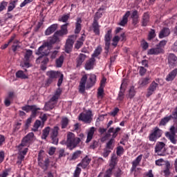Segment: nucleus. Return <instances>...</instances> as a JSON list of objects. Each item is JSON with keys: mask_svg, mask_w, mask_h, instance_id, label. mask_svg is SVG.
Returning <instances> with one entry per match:
<instances>
[{"mask_svg": "<svg viewBox=\"0 0 177 177\" xmlns=\"http://www.w3.org/2000/svg\"><path fill=\"white\" fill-rule=\"evenodd\" d=\"M60 129L59 127L55 126L53 129L50 127H46L42 130L41 139L46 140L48 136L50 133V139L51 140L52 145L57 146L59 145V131Z\"/></svg>", "mask_w": 177, "mask_h": 177, "instance_id": "1", "label": "nucleus"}, {"mask_svg": "<svg viewBox=\"0 0 177 177\" xmlns=\"http://www.w3.org/2000/svg\"><path fill=\"white\" fill-rule=\"evenodd\" d=\"M80 142L81 139L77 138L73 133L68 132L67 133L66 145L67 147H69L70 150L75 149Z\"/></svg>", "mask_w": 177, "mask_h": 177, "instance_id": "2", "label": "nucleus"}, {"mask_svg": "<svg viewBox=\"0 0 177 177\" xmlns=\"http://www.w3.org/2000/svg\"><path fill=\"white\" fill-rule=\"evenodd\" d=\"M161 136H162V130L160 129L158 127H156L151 131L148 138L150 142H154L156 143L157 139H160Z\"/></svg>", "mask_w": 177, "mask_h": 177, "instance_id": "3", "label": "nucleus"}, {"mask_svg": "<svg viewBox=\"0 0 177 177\" xmlns=\"http://www.w3.org/2000/svg\"><path fill=\"white\" fill-rule=\"evenodd\" d=\"M165 143L162 142H158L155 146V153L158 156H167V148Z\"/></svg>", "mask_w": 177, "mask_h": 177, "instance_id": "4", "label": "nucleus"}, {"mask_svg": "<svg viewBox=\"0 0 177 177\" xmlns=\"http://www.w3.org/2000/svg\"><path fill=\"white\" fill-rule=\"evenodd\" d=\"M75 39H77V35H71L67 39L65 45V52L66 53H70V52H71L74 42H75Z\"/></svg>", "mask_w": 177, "mask_h": 177, "instance_id": "5", "label": "nucleus"}, {"mask_svg": "<svg viewBox=\"0 0 177 177\" xmlns=\"http://www.w3.org/2000/svg\"><path fill=\"white\" fill-rule=\"evenodd\" d=\"M92 111H88L85 113H80L79 115L80 121H83L86 124H91L92 122Z\"/></svg>", "mask_w": 177, "mask_h": 177, "instance_id": "6", "label": "nucleus"}, {"mask_svg": "<svg viewBox=\"0 0 177 177\" xmlns=\"http://www.w3.org/2000/svg\"><path fill=\"white\" fill-rule=\"evenodd\" d=\"M52 49V46L49 45L48 43H44L42 46H41L39 49V55H44V56H48L49 53H50V50Z\"/></svg>", "mask_w": 177, "mask_h": 177, "instance_id": "7", "label": "nucleus"}, {"mask_svg": "<svg viewBox=\"0 0 177 177\" xmlns=\"http://www.w3.org/2000/svg\"><path fill=\"white\" fill-rule=\"evenodd\" d=\"M47 75L48 77V79L47 80L46 84H48V85H50V84H52L55 81V80L59 78V76L60 75V72L50 71L47 72Z\"/></svg>", "mask_w": 177, "mask_h": 177, "instance_id": "8", "label": "nucleus"}, {"mask_svg": "<svg viewBox=\"0 0 177 177\" xmlns=\"http://www.w3.org/2000/svg\"><path fill=\"white\" fill-rule=\"evenodd\" d=\"M32 58V50H26V52L24 57V64L25 67H26V68L31 67L32 65L31 64H30V62H31Z\"/></svg>", "mask_w": 177, "mask_h": 177, "instance_id": "9", "label": "nucleus"}, {"mask_svg": "<svg viewBox=\"0 0 177 177\" xmlns=\"http://www.w3.org/2000/svg\"><path fill=\"white\" fill-rule=\"evenodd\" d=\"M158 87V84L156 83V82H152L151 84L149 85L147 89V97H150L157 88Z\"/></svg>", "mask_w": 177, "mask_h": 177, "instance_id": "10", "label": "nucleus"}, {"mask_svg": "<svg viewBox=\"0 0 177 177\" xmlns=\"http://www.w3.org/2000/svg\"><path fill=\"white\" fill-rule=\"evenodd\" d=\"M67 26H68V23H66L61 26V29L55 32V35L58 37H63V35H66L68 32L67 30Z\"/></svg>", "mask_w": 177, "mask_h": 177, "instance_id": "11", "label": "nucleus"}, {"mask_svg": "<svg viewBox=\"0 0 177 177\" xmlns=\"http://www.w3.org/2000/svg\"><path fill=\"white\" fill-rule=\"evenodd\" d=\"M96 82V75L91 74L86 83V88L89 89L95 85Z\"/></svg>", "mask_w": 177, "mask_h": 177, "instance_id": "12", "label": "nucleus"}, {"mask_svg": "<svg viewBox=\"0 0 177 177\" xmlns=\"http://www.w3.org/2000/svg\"><path fill=\"white\" fill-rule=\"evenodd\" d=\"M86 59V55L85 54L80 53L76 58V67H81L84 62Z\"/></svg>", "mask_w": 177, "mask_h": 177, "instance_id": "13", "label": "nucleus"}, {"mask_svg": "<svg viewBox=\"0 0 177 177\" xmlns=\"http://www.w3.org/2000/svg\"><path fill=\"white\" fill-rule=\"evenodd\" d=\"M92 28L95 35H100V26H99V22H97L96 19H93V22L92 24Z\"/></svg>", "mask_w": 177, "mask_h": 177, "instance_id": "14", "label": "nucleus"}, {"mask_svg": "<svg viewBox=\"0 0 177 177\" xmlns=\"http://www.w3.org/2000/svg\"><path fill=\"white\" fill-rule=\"evenodd\" d=\"M140 161H142V155L138 156L136 159L132 162L131 172H136V167L140 164Z\"/></svg>", "mask_w": 177, "mask_h": 177, "instance_id": "15", "label": "nucleus"}, {"mask_svg": "<svg viewBox=\"0 0 177 177\" xmlns=\"http://www.w3.org/2000/svg\"><path fill=\"white\" fill-rule=\"evenodd\" d=\"M59 27V24H54L51 25L50 27H48L46 31H45V35H50V34H53L55 31L57 30Z\"/></svg>", "mask_w": 177, "mask_h": 177, "instance_id": "16", "label": "nucleus"}, {"mask_svg": "<svg viewBox=\"0 0 177 177\" xmlns=\"http://www.w3.org/2000/svg\"><path fill=\"white\" fill-rule=\"evenodd\" d=\"M160 53H164V49L158 46L148 50V55H160Z\"/></svg>", "mask_w": 177, "mask_h": 177, "instance_id": "17", "label": "nucleus"}, {"mask_svg": "<svg viewBox=\"0 0 177 177\" xmlns=\"http://www.w3.org/2000/svg\"><path fill=\"white\" fill-rule=\"evenodd\" d=\"M91 161H92V159L89 158L88 156H86L83 158L82 160V162L79 163L77 165V167H81L84 169L86 168L91 164Z\"/></svg>", "mask_w": 177, "mask_h": 177, "instance_id": "18", "label": "nucleus"}, {"mask_svg": "<svg viewBox=\"0 0 177 177\" xmlns=\"http://www.w3.org/2000/svg\"><path fill=\"white\" fill-rule=\"evenodd\" d=\"M95 62H96V59H95V57H91L90 59L86 61L85 64V68L86 70H92V68H93Z\"/></svg>", "mask_w": 177, "mask_h": 177, "instance_id": "19", "label": "nucleus"}, {"mask_svg": "<svg viewBox=\"0 0 177 177\" xmlns=\"http://www.w3.org/2000/svg\"><path fill=\"white\" fill-rule=\"evenodd\" d=\"M28 136H34V133H29L25 138L21 140V143L19 145V147H24L30 143V140L28 139Z\"/></svg>", "mask_w": 177, "mask_h": 177, "instance_id": "20", "label": "nucleus"}, {"mask_svg": "<svg viewBox=\"0 0 177 177\" xmlns=\"http://www.w3.org/2000/svg\"><path fill=\"white\" fill-rule=\"evenodd\" d=\"M149 21H150V16L147 12H145L144 13L141 21L142 27H146V26L149 24Z\"/></svg>", "mask_w": 177, "mask_h": 177, "instance_id": "21", "label": "nucleus"}, {"mask_svg": "<svg viewBox=\"0 0 177 177\" xmlns=\"http://www.w3.org/2000/svg\"><path fill=\"white\" fill-rule=\"evenodd\" d=\"M124 93H125V84L124 83H122L120 86V91L118 96V100H120V102L124 100Z\"/></svg>", "mask_w": 177, "mask_h": 177, "instance_id": "22", "label": "nucleus"}, {"mask_svg": "<svg viewBox=\"0 0 177 177\" xmlns=\"http://www.w3.org/2000/svg\"><path fill=\"white\" fill-rule=\"evenodd\" d=\"M129 16H131V11H127L118 25L122 26H125V24L128 23V18L129 17Z\"/></svg>", "mask_w": 177, "mask_h": 177, "instance_id": "23", "label": "nucleus"}, {"mask_svg": "<svg viewBox=\"0 0 177 177\" xmlns=\"http://www.w3.org/2000/svg\"><path fill=\"white\" fill-rule=\"evenodd\" d=\"M150 80H151V77L149 76L146 77H142L140 81H139V85L140 86H146V85H149L150 84Z\"/></svg>", "mask_w": 177, "mask_h": 177, "instance_id": "24", "label": "nucleus"}, {"mask_svg": "<svg viewBox=\"0 0 177 177\" xmlns=\"http://www.w3.org/2000/svg\"><path fill=\"white\" fill-rule=\"evenodd\" d=\"M177 60V57L173 54L171 53L168 56V63L170 66H171V67H174V66H175V62Z\"/></svg>", "mask_w": 177, "mask_h": 177, "instance_id": "25", "label": "nucleus"}, {"mask_svg": "<svg viewBox=\"0 0 177 177\" xmlns=\"http://www.w3.org/2000/svg\"><path fill=\"white\" fill-rule=\"evenodd\" d=\"M177 75V68H175L174 70H173L171 72H170L167 77H166V81H174V80H175V77H176Z\"/></svg>", "mask_w": 177, "mask_h": 177, "instance_id": "26", "label": "nucleus"}, {"mask_svg": "<svg viewBox=\"0 0 177 177\" xmlns=\"http://www.w3.org/2000/svg\"><path fill=\"white\" fill-rule=\"evenodd\" d=\"M169 34H170L169 28H163L159 33V38H165V37H168Z\"/></svg>", "mask_w": 177, "mask_h": 177, "instance_id": "27", "label": "nucleus"}, {"mask_svg": "<svg viewBox=\"0 0 177 177\" xmlns=\"http://www.w3.org/2000/svg\"><path fill=\"white\" fill-rule=\"evenodd\" d=\"M93 135H95V127H91L87 134L86 143H89L92 140Z\"/></svg>", "mask_w": 177, "mask_h": 177, "instance_id": "28", "label": "nucleus"}, {"mask_svg": "<svg viewBox=\"0 0 177 177\" xmlns=\"http://www.w3.org/2000/svg\"><path fill=\"white\" fill-rule=\"evenodd\" d=\"M63 63H64V55H60V57L55 60V66L60 68L63 66Z\"/></svg>", "mask_w": 177, "mask_h": 177, "instance_id": "29", "label": "nucleus"}, {"mask_svg": "<svg viewBox=\"0 0 177 177\" xmlns=\"http://www.w3.org/2000/svg\"><path fill=\"white\" fill-rule=\"evenodd\" d=\"M171 120H172L171 118V116H166L165 118H163L162 119H161L159 125L160 127H165V125H167V124H168V122H169V121H171Z\"/></svg>", "mask_w": 177, "mask_h": 177, "instance_id": "30", "label": "nucleus"}, {"mask_svg": "<svg viewBox=\"0 0 177 177\" xmlns=\"http://www.w3.org/2000/svg\"><path fill=\"white\" fill-rule=\"evenodd\" d=\"M59 36L54 33L53 37L50 39L49 41L46 42V44H48V45H53V44H56V42H59Z\"/></svg>", "mask_w": 177, "mask_h": 177, "instance_id": "31", "label": "nucleus"}, {"mask_svg": "<svg viewBox=\"0 0 177 177\" xmlns=\"http://www.w3.org/2000/svg\"><path fill=\"white\" fill-rule=\"evenodd\" d=\"M117 165V155L113 153L111 156V162L109 164V167L112 168H115V166Z\"/></svg>", "mask_w": 177, "mask_h": 177, "instance_id": "32", "label": "nucleus"}, {"mask_svg": "<svg viewBox=\"0 0 177 177\" xmlns=\"http://www.w3.org/2000/svg\"><path fill=\"white\" fill-rule=\"evenodd\" d=\"M56 104V102H53V101L49 100L47 103H46L45 109L46 110H53Z\"/></svg>", "mask_w": 177, "mask_h": 177, "instance_id": "33", "label": "nucleus"}, {"mask_svg": "<svg viewBox=\"0 0 177 177\" xmlns=\"http://www.w3.org/2000/svg\"><path fill=\"white\" fill-rule=\"evenodd\" d=\"M81 18L77 19L76 26H75V34H80V32L81 31V23H82Z\"/></svg>", "mask_w": 177, "mask_h": 177, "instance_id": "34", "label": "nucleus"}, {"mask_svg": "<svg viewBox=\"0 0 177 177\" xmlns=\"http://www.w3.org/2000/svg\"><path fill=\"white\" fill-rule=\"evenodd\" d=\"M16 77L17 78H21V80H27V78H28V77L24 74V72H23V71H18L16 73Z\"/></svg>", "mask_w": 177, "mask_h": 177, "instance_id": "35", "label": "nucleus"}, {"mask_svg": "<svg viewBox=\"0 0 177 177\" xmlns=\"http://www.w3.org/2000/svg\"><path fill=\"white\" fill-rule=\"evenodd\" d=\"M105 149H107L108 150H113L114 149V138H111L106 145Z\"/></svg>", "mask_w": 177, "mask_h": 177, "instance_id": "36", "label": "nucleus"}, {"mask_svg": "<svg viewBox=\"0 0 177 177\" xmlns=\"http://www.w3.org/2000/svg\"><path fill=\"white\" fill-rule=\"evenodd\" d=\"M70 120H68V118H62L61 120V125L62 129H64L65 128H67V126L68 125V122Z\"/></svg>", "mask_w": 177, "mask_h": 177, "instance_id": "37", "label": "nucleus"}, {"mask_svg": "<svg viewBox=\"0 0 177 177\" xmlns=\"http://www.w3.org/2000/svg\"><path fill=\"white\" fill-rule=\"evenodd\" d=\"M41 64H45V65H46V64H48V63H49V58H48V57H44L43 59H42V57L41 56V57H39L37 59V60H36V62L38 63V62H39V63L41 62Z\"/></svg>", "mask_w": 177, "mask_h": 177, "instance_id": "38", "label": "nucleus"}, {"mask_svg": "<svg viewBox=\"0 0 177 177\" xmlns=\"http://www.w3.org/2000/svg\"><path fill=\"white\" fill-rule=\"evenodd\" d=\"M170 168H171V164L169 162H167L166 163L165 169L163 171V173L165 174V176H169V174H170L169 169H170Z\"/></svg>", "mask_w": 177, "mask_h": 177, "instance_id": "39", "label": "nucleus"}, {"mask_svg": "<svg viewBox=\"0 0 177 177\" xmlns=\"http://www.w3.org/2000/svg\"><path fill=\"white\" fill-rule=\"evenodd\" d=\"M81 151H76L75 153H73L71 158L70 159L71 161L74 160H77L78 157L81 156Z\"/></svg>", "mask_w": 177, "mask_h": 177, "instance_id": "40", "label": "nucleus"}, {"mask_svg": "<svg viewBox=\"0 0 177 177\" xmlns=\"http://www.w3.org/2000/svg\"><path fill=\"white\" fill-rule=\"evenodd\" d=\"M153 38H156V30L151 29L148 35V41H151Z\"/></svg>", "mask_w": 177, "mask_h": 177, "instance_id": "41", "label": "nucleus"}, {"mask_svg": "<svg viewBox=\"0 0 177 177\" xmlns=\"http://www.w3.org/2000/svg\"><path fill=\"white\" fill-rule=\"evenodd\" d=\"M114 169L115 167H109V168L106 171L104 177H111V175H113V169Z\"/></svg>", "mask_w": 177, "mask_h": 177, "instance_id": "42", "label": "nucleus"}, {"mask_svg": "<svg viewBox=\"0 0 177 177\" xmlns=\"http://www.w3.org/2000/svg\"><path fill=\"white\" fill-rule=\"evenodd\" d=\"M100 53H102V47L98 46L94 51L92 56H93V57H97V56H99V55H100Z\"/></svg>", "mask_w": 177, "mask_h": 177, "instance_id": "43", "label": "nucleus"}, {"mask_svg": "<svg viewBox=\"0 0 177 177\" xmlns=\"http://www.w3.org/2000/svg\"><path fill=\"white\" fill-rule=\"evenodd\" d=\"M133 96H135V87L131 86L129 91L128 97H129V99H132Z\"/></svg>", "mask_w": 177, "mask_h": 177, "instance_id": "44", "label": "nucleus"}, {"mask_svg": "<svg viewBox=\"0 0 177 177\" xmlns=\"http://www.w3.org/2000/svg\"><path fill=\"white\" fill-rule=\"evenodd\" d=\"M33 109H34V106L32 105V106L26 105L21 107V109L24 111H26V113H29V111H31V110H32Z\"/></svg>", "mask_w": 177, "mask_h": 177, "instance_id": "45", "label": "nucleus"}, {"mask_svg": "<svg viewBox=\"0 0 177 177\" xmlns=\"http://www.w3.org/2000/svg\"><path fill=\"white\" fill-rule=\"evenodd\" d=\"M18 149L19 150V154H22V156H26L28 151V148H25L23 150V147H20V145L18 146Z\"/></svg>", "mask_w": 177, "mask_h": 177, "instance_id": "46", "label": "nucleus"}, {"mask_svg": "<svg viewBox=\"0 0 177 177\" xmlns=\"http://www.w3.org/2000/svg\"><path fill=\"white\" fill-rule=\"evenodd\" d=\"M39 127H41V121L36 120L34 124V128L32 129V131H34V132H37V131H38V128H39Z\"/></svg>", "mask_w": 177, "mask_h": 177, "instance_id": "47", "label": "nucleus"}, {"mask_svg": "<svg viewBox=\"0 0 177 177\" xmlns=\"http://www.w3.org/2000/svg\"><path fill=\"white\" fill-rule=\"evenodd\" d=\"M171 120H177V106L172 111L171 115H169Z\"/></svg>", "mask_w": 177, "mask_h": 177, "instance_id": "48", "label": "nucleus"}, {"mask_svg": "<svg viewBox=\"0 0 177 177\" xmlns=\"http://www.w3.org/2000/svg\"><path fill=\"white\" fill-rule=\"evenodd\" d=\"M48 167H49V159L46 158L44 160V165L41 166V168L44 169V171H48Z\"/></svg>", "mask_w": 177, "mask_h": 177, "instance_id": "49", "label": "nucleus"}, {"mask_svg": "<svg viewBox=\"0 0 177 177\" xmlns=\"http://www.w3.org/2000/svg\"><path fill=\"white\" fill-rule=\"evenodd\" d=\"M111 30L107 31L106 34L105 35V39L104 41H111Z\"/></svg>", "mask_w": 177, "mask_h": 177, "instance_id": "50", "label": "nucleus"}, {"mask_svg": "<svg viewBox=\"0 0 177 177\" xmlns=\"http://www.w3.org/2000/svg\"><path fill=\"white\" fill-rule=\"evenodd\" d=\"M70 19L69 15H63L61 18L58 19L59 21H62L63 23H66V21Z\"/></svg>", "mask_w": 177, "mask_h": 177, "instance_id": "51", "label": "nucleus"}, {"mask_svg": "<svg viewBox=\"0 0 177 177\" xmlns=\"http://www.w3.org/2000/svg\"><path fill=\"white\" fill-rule=\"evenodd\" d=\"M88 80V77L86 75H84L80 82V85H86V81Z\"/></svg>", "mask_w": 177, "mask_h": 177, "instance_id": "52", "label": "nucleus"}, {"mask_svg": "<svg viewBox=\"0 0 177 177\" xmlns=\"http://www.w3.org/2000/svg\"><path fill=\"white\" fill-rule=\"evenodd\" d=\"M15 3H16V1H14L10 3V6L8 8V12H12V10H13V9L16 8V5Z\"/></svg>", "mask_w": 177, "mask_h": 177, "instance_id": "53", "label": "nucleus"}, {"mask_svg": "<svg viewBox=\"0 0 177 177\" xmlns=\"http://www.w3.org/2000/svg\"><path fill=\"white\" fill-rule=\"evenodd\" d=\"M111 153V151L110 149L104 148V151L102 153V156H103V157H104L106 158L109 157V155Z\"/></svg>", "mask_w": 177, "mask_h": 177, "instance_id": "54", "label": "nucleus"}, {"mask_svg": "<svg viewBox=\"0 0 177 177\" xmlns=\"http://www.w3.org/2000/svg\"><path fill=\"white\" fill-rule=\"evenodd\" d=\"M120 131H121V128H120V127H117L115 130L113 129V135H112V138L113 139L117 138V136L118 135V132H120Z\"/></svg>", "mask_w": 177, "mask_h": 177, "instance_id": "55", "label": "nucleus"}, {"mask_svg": "<svg viewBox=\"0 0 177 177\" xmlns=\"http://www.w3.org/2000/svg\"><path fill=\"white\" fill-rule=\"evenodd\" d=\"M80 174H81V168L77 166L75 170V172L73 174L74 177H80Z\"/></svg>", "mask_w": 177, "mask_h": 177, "instance_id": "56", "label": "nucleus"}, {"mask_svg": "<svg viewBox=\"0 0 177 177\" xmlns=\"http://www.w3.org/2000/svg\"><path fill=\"white\" fill-rule=\"evenodd\" d=\"M33 109H31L30 111H32V115L31 117H35V115H37V111H38V110H40L39 108L37 109V106L35 105H32Z\"/></svg>", "mask_w": 177, "mask_h": 177, "instance_id": "57", "label": "nucleus"}, {"mask_svg": "<svg viewBox=\"0 0 177 177\" xmlns=\"http://www.w3.org/2000/svg\"><path fill=\"white\" fill-rule=\"evenodd\" d=\"M113 132H114V128L111 127L108 133L105 135V139H109V138L111 137V134L113 133Z\"/></svg>", "mask_w": 177, "mask_h": 177, "instance_id": "58", "label": "nucleus"}, {"mask_svg": "<svg viewBox=\"0 0 177 177\" xmlns=\"http://www.w3.org/2000/svg\"><path fill=\"white\" fill-rule=\"evenodd\" d=\"M124 153V147L119 146L117 147L116 154L117 156H121Z\"/></svg>", "mask_w": 177, "mask_h": 177, "instance_id": "59", "label": "nucleus"}, {"mask_svg": "<svg viewBox=\"0 0 177 177\" xmlns=\"http://www.w3.org/2000/svg\"><path fill=\"white\" fill-rule=\"evenodd\" d=\"M15 97H16V95H15L14 92H10L8 93V96L7 97V98L9 100H11V102H13V100L15 99Z\"/></svg>", "mask_w": 177, "mask_h": 177, "instance_id": "60", "label": "nucleus"}, {"mask_svg": "<svg viewBox=\"0 0 177 177\" xmlns=\"http://www.w3.org/2000/svg\"><path fill=\"white\" fill-rule=\"evenodd\" d=\"M166 45H167V41L162 40L159 42L158 44L156 45V46H158V48H161L162 49V48H164Z\"/></svg>", "mask_w": 177, "mask_h": 177, "instance_id": "61", "label": "nucleus"}, {"mask_svg": "<svg viewBox=\"0 0 177 177\" xmlns=\"http://www.w3.org/2000/svg\"><path fill=\"white\" fill-rule=\"evenodd\" d=\"M6 6H8V2L2 1L0 4V12H2V10H3Z\"/></svg>", "mask_w": 177, "mask_h": 177, "instance_id": "62", "label": "nucleus"}, {"mask_svg": "<svg viewBox=\"0 0 177 177\" xmlns=\"http://www.w3.org/2000/svg\"><path fill=\"white\" fill-rule=\"evenodd\" d=\"M147 71V69L145 68V67H143V66L140 67L139 73H140V75H142V76L145 75V74H146Z\"/></svg>", "mask_w": 177, "mask_h": 177, "instance_id": "63", "label": "nucleus"}, {"mask_svg": "<svg viewBox=\"0 0 177 177\" xmlns=\"http://www.w3.org/2000/svg\"><path fill=\"white\" fill-rule=\"evenodd\" d=\"M59 79L58 80V82H57V86H60V85H62V84H63V77L64 75L62 73H59Z\"/></svg>", "mask_w": 177, "mask_h": 177, "instance_id": "64", "label": "nucleus"}]
</instances>
